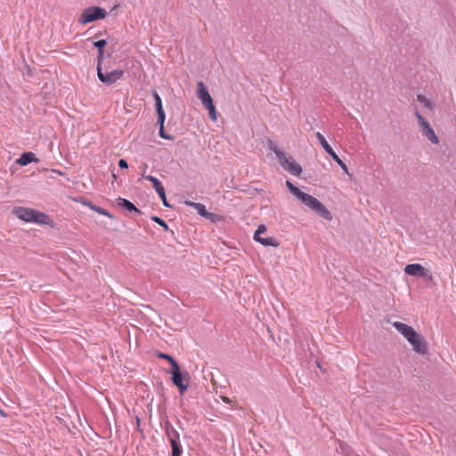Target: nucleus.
I'll return each instance as SVG.
<instances>
[{
	"mask_svg": "<svg viewBox=\"0 0 456 456\" xmlns=\"http://www.w3.org/2000/svg\"><path fill=\"white\" fill-rule=\"evenodd\" d=\"M270 149L275 153L281 166L293 175L298 176L302 172L301 167L292 157L286 156L277 146L271 144Z\"/></svg>",
	"mask_w": 456,
	"mask_h": 456,
	"instance_id": "obj_3",
	"label": "nucleus"
},
{
	"mask_svg": "<svg viewBox=\"0 0 456 456\" xmlns=\"http://www.w3.org/2000/svg\"><path fill=\"white\" fill-rule=\"evenodd\" d=\"M103 59H104L103 51H99L98 57H97V68L98 67H102V63L103 61Z\"/></svg>",
	"mask_w": 456,
	"mask_h": 456,
	"instance_id": "obj_29",
	"label": "nucleus"
},
{
	"mask_svg": "<svg viewBox=\"0 0 456 456\" xmlns=\"http://www.w3.org/2000/svg\"><path fill=\"white\" fill-rule=\"evenodd\" d=\"M408 342L411 345L413 350L416 353L420 354H425L427 353V351H428L427 343L420 334L418 333L416 335V338H412Z\"/></svg>",
	"mask_w": 456,
	"mask_h": 456,
	"instance_id": "obj_13",
	"label": "nucleus"
},
{
	"mask_svg": "<svg viewBox=\"0 0 456 456\" xmlns=\"http://www.w3.org/2000/svg\"><path fill=\"white\" fill-rule=\"evenodd\" d=\"M158 356H159V358H162V359H166V360H167V361L170 362V364H171V368H173V367H174V362H176L173 357H171L170 355H168V354H167L159 353V354H158Z\"/></svg>",
	"mask_w": 456,
	"mask_h": 456,
	"instance_id": "obj_25",
	"label": "nucleus"
},
{
	"mask_svg": "<svg viewBox=\"0 0 456 456\" xmlns=\"http://www.w3.org/2000/svg\"><path fill=\"white\" fill-rule=\"evenodd\" d=\"M333 159L340 166V167L346 174L349 175L347 166L341 160V159L338 156H337Z\"/></svg>",
	"mask_w": 456,
	"mask_h": 456,
	"instance_id": "obj_24",
	"label": "nucleus"
},
{
	"mask_svg": "<svg viewBox=\"0 0 456 456\" xmlns=\"http://www.w3.org/2000/svg\"><path fill=\"white\" fill-rule=\"evenodd\" d=\"M316 137H317L319 142L321 143V145L322 146V148L324 149V151H326L327 149H329L330 147V145L328 143L325 137L320 132L316 133Z\"/></svg>",
	"mask_w": 456,
	"mask_h": 456,
	"instance_id": "obj_22",
	"label": "nucleus"
},
{
	"mask_svg": "<svg viewBox=\"0 0 456 456\" xmlns=\"http://www.w3.org/2000/svg\"><path fill=\"white\" fill-rule=\"evenodd\" d=\"M124 75V71L121 69H115L110 72L104 73L102 67L97 68V76L101 82L105 85H112Z\"/></svg>",
	"mask_w": 456,
	"mask_h": 456,
	"instance_id": "obj_8",
	"label": "nucleus"
},
{
	"mask_svg": "<svg viewBox=\"0 0 456 456\" xmlns=\"http://www.w3.org/2000/svg\"><path fill=\"white\" fill-rule=\"evenodd\" d=\"M167 436L169 437L170 444L172 443L173 440L178 442L179 434L177 433V431L175 428H172L168 429Z\"/></svg>",
	"mask_w": 456,
	"mask_h": 456,
	"instance_id": "obj_23",
	"label": "nucleus"
},
{
	"mask_svg": "<svg viewBox=\"0 0 456 456\" xmlns=\"http://www.w3.org/2000/svg\"><path fill=\"white\" fill-rule=\"evenodd\" d=\"M197 96L201 102L202 105L208 110L209 118L213 121L217 120V111L213 103L212 97L210 96L208 90L202 81L197 83Z\"/></svg>",
	"mask_w": 456,
	"mask_h": 456,
	"instance_id": "obj_4",
	"label": "nucleus"
},
{
	"mask_svg": "<svg viewBox=\"0 0 456 456\" xmlns=\"http://www.w3.org/2000/svg\"><path fill=\"white\" fill-rule=\"evenodd\" d=\"M12 213L19 219L27 223L49 224L51 222V218L47 215L28 208L15 207Z\"/></svg>",
	"mask_w": 456,
	"mask_h": 456,
	"instance_id": "obj_1",
	"label": "nucleus"
},
{
	"mask_svg": "<svg viewBox=\"0 0 456 456\" xmlns=\"http://www.w3.org/2000/svg\"><path fill=\"white\" fill-rule=\"evenodd\" d=\"M107 12L104 9L97 6L86 8L83 11L79 17V23L86 24L95 20H102L106 17Z\"/></svg>",
	"mask_w": 456,
	"mask_h": 456,
	"instance_id": "obj_7",
	"label": "nucleus"
},
{
	"mask_svg": "<svg viewBox=\"0 0 456 456\" xmlns=\"http://www.w3.org/2000/svg\"><path fill=\"white\" fill-rule=\"evenodd\" d=\"M144 178L147 179L148 181L151 182V183L158 194H161L164 187L157 177L152 176V175H145Z\"/></svg>",
	"mask_w": 456,
	"mask_h": 456,
	"instance_id": "obj_16",
	"label": "nucleus"
},
{
	"mask_svg": "<svg viewBox=\"0 0 456 456\" xmlns=\"http://www.w3.org/2000/svg\"><path fill=\"white\" fill-rule=\"evenodd\" d=\"M117 200H118V206L127 209L128 211H130V212L134 211L135 213H140V210L129 200L120 198V197Z\"/></svg>",
	"mask_w": 456,
	"mask_h": 456,
	"instance_id": "obj_15",
	"label": "nucleus"
},
{
	"mask_svg": "<svg viewBox=\"0 0 456 456\" xmlns=\"http://www.w3.org/2000/svg\"><path fill=\"white\" fill-rule=\"evenodd\" d=\"M172 374L173 383L179 388L180 393L183 395L188 389L190 375L188 372L182 373L177 362H174V367L170 371Z\"/></svg>",
	"mask_w": 456,
	"mask_h": 456,
	"instance_id": "obj_6",
	"label": "nucleus"
},
{
	"mask_svg": "<svg viewBox=\"0 0 456 456\" xmlns=\"http://www.w3.org/2000/svg\"><path fill=\"white\" fill-rule=\"evenodd\" d=\"M153 98H154V101H155V104L159 103V102H162L161 98H160V96L159 95V94L157 92L153 93Z\"/></svg>",
	"mask_w": 456,
	"mask_h": 456,
	"instance_id": "obj_33",
	"label": "nucleus"
},
{
	"mask_svg": "<svg viewBox=\"0 0 456 456\" xmlns=\"http://www.w3.org/2000/svg\"><path fill=\"white\" fill-rule=\"evenodd\" d=\"M224 401L228 403L229 402V399L228 398H224Z\"/></svg>",
	"mask_w": 456,
	"mask_h": 456,
	"instance_id": "obj_34",
	"label": "nucleus"
},
{
	"mask_svg": "<svg viewBox=\"0 0 456 456\" xmlns=\"http://www.w3.org/2000/svg\"><path fill=\"white\" fill-rule=\"evenodd\" d=\"M37 159L35 157L33 152H24L21 156L16 160V163L20 166H27L32 162H37Z\"/></svg>",
	"mask_w": 456,
	"mask_h": 456,
	"instance_id": "obj_14",
	"label": "nucleus"
},
{
	"mask_svg": "<svg viewBox=\"0 0 456 456\" xmlns=\"http://www.w3.org/2000/svg\"><path fill=\"white\" fill-rule=\"evenodd\" d=\"M94 45L99 49V51H103V47L106 45V40L101 39L94 43Z\"/></svg>",
	"mask_w": 456,
	"mask_h": 456,
	"instance_id": "obj_28",
	"label": "nucleus"
},
{
	"mask_svg": "<svg viewBox=\"0 0 456 456\" xmlns=\"http://www.w3.org/2000/svg\"><path fill=\"white\" fill-rule=\"evenodd\" d=\"M392 325L400 334L404 337L407 341H410L412 338H416V335L418 334V332L412 327L405 323L395 322Z\"/></svg>",
	"mask_w": 456,
	"mask_h": 456,
	"instance_id": "obj_12",
	"label": "nucleus"
},
{
	"mask_svg": "<svg viewBox=\"0 0 456 456\" xmlns=\"http://www.w3.org/2000/svg\"><path fill=\"white\" fill-rule=\"evenodd\" d=\"M286 185L289 191L297 198V196L302 192L297 186H295L292 183L289 181L286 182Z\"/></svg>",
	"mask_w": 456,
	"mask_h": 456,
	"instance_id": "obj_21",
	"label": "nucleus"
},
{
	"mask_svg": "<svg viewBox=\"0 0 456 456\" xmlns=\"http://www.w3.org/2000/svg\"><path fill=\"white\" fill-rule=\"evenodd\" d=\"M118 166L120 168H127L128 167L127 162L123 159L118 160Z\"/></svg>",
	"mask_w": 456,
	"mask_h": 456,
	"instance_id": "obj_31",
	"label": "nucleus"
},
{
	"mask_svg": "<svg viewBox=\"0 0 456 456\" xmlns=\"http://www.w3.org/2000/svg\"><path fill=\"white\" fill-rule=\"evenodd\" d=\"M184 204L186 206L193 208L198 212V214L200 216H201L212 222H216L218 219V216L216 214L208 212L206 210L205 206L201 203L192 202L191 200H185Z\"/></svg>",
	"mask_w": 456,
	"mask_h": 456,
	"instance_id": "obj_11",
	"label": "nucleus"
},
{
	"mask_svg": "<svg viewBox=\"0 0 456 456\" xmlns=\"http://www.w3.org/2000/svg\"><path fill=\"white\" fill-rule=\"evenodd\" d=\"M155 107L158 115V120L160 121L161 123H165L166 115L163 110L162 102L156 103Z\"/></svg>",
	"mask_w": 456,
	"mask_h": 456,
	"instance_id": "obj_19",
	"label": "nucleus"
},
{
	"mask_svg": "<svg viewBox=\"0 0 456 456\" xmlns=\"http://www.w3.org/2000/svg\"><path fill=\"white\" fill-rule=\"evenodd\" d=\"M266 232L265 224H260L254 234V240L264 246L278 247L279 243L273 237L260 238V235Z\"/></svg>",
	"mask_w": 456,
	"mask_h": 456,
	"instance_id": "obj_10",
	"label": "nucleus"
},
{
	"mask_svg": "<svg viewBox=\"0 0 456 456\" xmlns=\"http://www.w3.org/2000/svg\"><path fill=\"white\" fill-rule=\"evenodd\" d=\"M417 100L425 108L428 110H433L434 104L433 102L428 100L425 95L423 94H418Z\"/></svg>",
	"mask_w": 456,
	"mask_h": 456,
	"instance_id": "obj_18",
	"label": "nucleus"
},
{
	"mask_svg": "<svg viewBox=\"0 0 456 456\" xmlns=\"http://www.w3.org/2000/svg\"><path fill=\"white\" fill-rule=\"evenodd\" d=\"M159 196L160 197V199L162 200L163 204L166 207H170L169 204L167 203V198H166L165 189L162 190L161 194H159Z\"/></svg>",
	"mask_w": 456,
	"mask_h": 456,
	"instance_id": "obj_30",
	"label": "nucleus"
},
{
	"mask_svg": "<svg viewBox=\"0 0 456 456\" xmlns=\"http://www.w3.org/2000/svg\"><path fill=\"white\" fill-rule=\"evenodd\" d=\"M171 447H172V456H180L181 455L182 449L177 441L173 440L171 443Z\"/></svg>",
	"mask_w": 456,
	"mask_h": 456,
	"instance_id": "obj_20",
	"label": "nucleus"
},
{
	"mask_svg": "<svg viewBox=\"0 0 456 456\" xmlns=\"http://www.w3.org/2000/svg\"><path fill=\"white\" fill-rule=\"evenodd\" d=\"M404 272H405V273L411 275V276L425 277V278H428L429 280L432 279V276H431L429 271L427 270L426 268H424L419 264L407 265L404 268Z\"/></svg>",
	"mask_w": 456,
	"mask_h": 456,
	"instance_id": "obj_9",
	"label": "nucleus"
},
{
	"mask_svg": "<svg viewBox=\"0 0 456 456\" xmlns=\"http://www.w3.org/2000/svg\"><path fill=\"white\" fill-rule=\"evenodd\" d=\"M155 223H157L158 224H159L160 226H162L165 230H167L168 229V226L167 224H166L165 221H163L160 217H158V216H153L151 218Z\"/></svg>",
	"mask_w": 456,
	"mask_h": 456,
	"instance_id": "obj_26",
	"label": "nucleus"
},
{
	"mask_svg": "<svg viewBox=\"0 0 456 456\" xmlns=\"http://www.w3.org/2000/svg\"><path fill=\"white\" fill-rule=\"evenodd\" d=\"M414 115L417 118L418 125L421 134L434 144L439 143V138L436 134L434 129L430 126L429 122L419 113L418 110H415Z\"/></svg>",
	"mask_w": 456,
	"mask_h": 456,
	"instance_id": "obj_5",
	"label": "nucleus"
},
{
	"mask_svg": "<svg viewBox=\"0 0 456 456\" xmlns=\"http://www.w3.org/2000/svg\"><path fill=\"white\" fill-rule=\"evenodd\" d=\"M86 205L88 206L92 210H94V211H95V212H97V213H99V214H101L102 216H108L110 218L113 217L112 215L110 212H108L107 210H105V209H103V208H100V207H98L96 205L92 204L91 202H88Z\"/></svg>",
	"mask_w": 456,
	"mask_h": 456,
	"instance_id": "obj_17",
	"label": "nucleus"
},
{
	"mask_svg": "<svg viewBox=\"0 0 456 456\" xmlns=\"http://www.w3.org/2000/svg\"><path fill=\"white\" fill-rule=\"evenodd\" d=\"M158 124L159 125V136L164 139H171V137L167 136L164 132V123L158 120Z\"/></svg>",
	"mask_w": 456,
	"mask_h": 456,
	"instance_id": "obj_27",
	"label": "nucleus"
},
{
	"mask_svg": "<svg viewBox=\"0 0 456 456\" xmlns=\"http://www.w3.org/2000/svg\"><path fill=\"white\" fill-rule=\"evenodd\" d=\"M332 159L336 158L338 154L332 150L331 147L325 151Z\"/></svg>",
	"mask_w": 456,
	"mask_h": 456,
	"instance_id": "obj_32",
	"label": "nucleus"
},
{
	"mask_svg": "<svg viewBox=\"0 0 456 456\" xmlns=\"http://www.w3.org/2000/svg\"><path fill=\"white\" fill-rule=\"evenodd\" d=\"M297 199L305 204L311 210L317 213L319 216L323 217L325 220H332V215L329 209L316 198L305 192H301Z\"/></svg>",
	"mask_w": 456,
	"mask_h": 456,
	"instance_id": "obj_2",
	"label": "nucleus"
}]
</instances>
